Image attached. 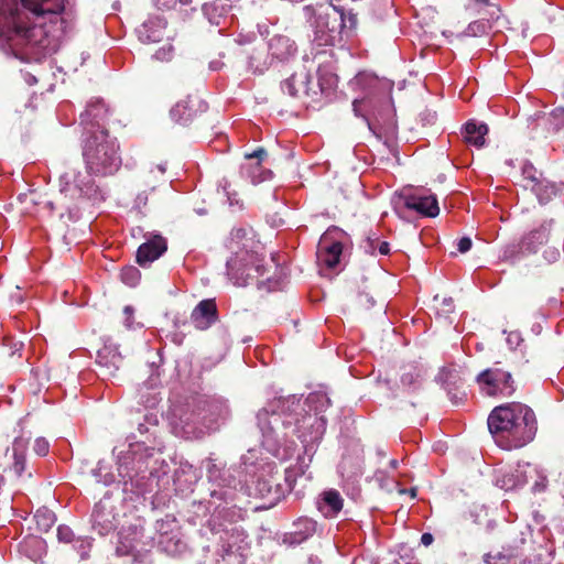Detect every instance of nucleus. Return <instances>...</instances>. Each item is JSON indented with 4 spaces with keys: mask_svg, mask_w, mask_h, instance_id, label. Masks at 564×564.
<instances>
[{
    "mask_svg": "<svg viewBox=\"0 0 564 564\" xmlns=\"http://www.w3.org/2000/svg\"><path fill=\"white\" fill-rule=\"evenodd\" d=\"M329 405L330 399L324 392L310 393L304 401L291 395L270 402L257 414L263 447L274 457L285 460L295 453L296 438L312 462L326 430L323 413Z\"/></svg>",
    "mask_w": 564,
    "mask_h": 564,
    "instance_id": "1",
    "label": "nucleus"
},
{
    "mask_svg": "<svg viewBox=\"0 0 564 564\" xmlns=\"http://www.w3.org/2000/svg\"><path fill=\"white\" fill-rule=\"evenodd\" d=\"M21 3L32 18L19 10L11 11L8 25L0 22V48L15 57H35L46 47L48 34L64 30L65 0H21Z\"/></svg>",
    "mask_w": 564,
    "mask_h": 564,
    "instance_id": "2",
    "label": "nucleus"
},
{
    "mask_svg": "<svg viewBox=\"0 0 564 564\" xmlns=\"http://www.w3.org/2000/svg\"><path fill=\"white\" fill-rule=\"evenodd\" d=\"M85 171L69 170L59 178V191L70 199L102 202L106 189L97 177L113 175L121 166L119 144L107 130L88 131L83 142Z\"/></svg>",
    "mask_w": 564,
    "mask_h": 564,
    "instance_id": "3",
    "label": "nucleus"
},
{
    "mask_svg": "<svg viewBox=\"0 0 564 564\" xmlns=\"http://www.w3.org/2000/svg\"><path fill=\"white\" fill-rule=\"evenodd\" d=\"M161 443L147 445L145 441H135L118 458V474L123 491L144 495L154 488H164L169 484V465L160 458Z\"/></svg>",
    "mask_w": 564,
    "mask_h": 564,
    "instance_id": "4",
    "label": "nucleus"
},
{
    "mask_svg": "<svg viewBox=\"0 0 564 564\" xmlns=\"http://www.w3.org/2000/svg\"><path fill=\"white\" fill-rule=\"evenodd\" d=\"M487 423L496 442L508 449L530 443L538 431L533 410L520 402L496 406L489 414Z\"/></svg>",
    "mask_w": 564,
    "mask_h": 564,
    "instance_id": "5",
    "label": "nucleus"
},
{
    "mask_svg": "<svg viewBox=\"0 0 564 564\" xmlns=\"http://www.w3.org/2000/svg\"><path fill=\"white\" fill-rule=\"evenodd\" d=\"M304 12L313 29V42L318 46L340 45L355 34L358 19L351 10L329 2L316 8L306 6Z\"/></svg>",
    "mask_w": 564,
    "mask_h": 564,
    "instance_id": "6",
    "label": "nucleus"
},
{
    "mask_svg": "<svg viewBox=\"0 0 564 564\" xmlns=\"http://www.w3.org/2000/svg\"><path fill=\"white\" fill-rule=\"evenodd\" d=\"M229 408L223 399L198 400L192 406L174 409L171 426L176 436L194 440L215 431L229 416Z\"/></svg>",
    "mask_w": 564,
    "mask_h": 564,
    "instance_id": "7",
    "label": "nucleus"
},
{
    "mask_svg": "<svg viewBox=\"0 0 564 564\" xmlns=\"http://www.w3.org/2000/svg\"><path fill=\"white\" fill-rule=\"evenodd\" d=\"M227 248L232 253L226 263L227 275L235 285L245 286L264 274L263 258L258 250L259 245L248 237L246 229H232Z\"/></svg>",
    "mask_w": 564,
    "mask_h": 564,
    "instance_id": "8",
    "label": "nucleus"
},
{
    "mask_svg": "<svg viewBox=\"0 0 564 564\" xmlns=\"http://www.w3.org/2000/svg\"><path fill=\"white\" fill-rule=\"evenodd\" d=\"M391 204L394 213L400 218H406L412 212L420 216L431 218L436 217L440 214L438 202L434 194H412L411 189L408 188L394 192L391 197Z\"/></svg>",
    "mask_w": 564,
    "mask_h": 564,
    "instance_id": "9",
    "label": "nucleus"
},
{
    "mask_svg": "<svg viewBox=\"0 0 564 564\" xmlns=\"http://www.w3.org/2000/svg\"><path fill=\"white\" fill-rule=\"evenodd\" d=\"M497 365L481 371L477 376L476 382L480 391L488 397H511L516 391L512 375L497 367Z\"/></svg>",
    "mask_w": 564,
    "mask_h": 564,
    "instance_id": "10",
    "label": "nucleus"
},
{
    "mask_svg": "<svg viewBox=\"0 0 564 564\" xmlns=\"http://www.w3.org/2000/svg\"><path fill=\"white\" fill-rule=\"evenodd\" d=\"M343 232L336 228L328 229L319 238L316 258L322 271L334 270L340 263L343 254Z\"/></svg>",
    "mask_w": 564,
    "mask_h": 564,
    "instance_id": "11",
    "label": "nucleus"
},
{
    "mask_svg": "<svg viewBox=\"0 0 564 564\" xmlns=\"http://www.w3.org/2000/svg\"><path fill=\"white\" fill-rule=\"evenodd\" d=\"M422 370L414 361L399 367L394 382V398L400 393H414L422 387Z\"/></svg>",
    "mask_w": 564,
    "mask_h": 564,
    "instance_id": "12",
    "label": "nucleus"
},
{
    "mask_svg": "<svg viewBox=\"0 0 564 564\" xmlns=\"http://www.w3.org/2000/svg\"><path fill=\"white\" fill-rule=\"evenodd\" d=\"M93 529L100 535H107L112 532L118 523L119 518L116 508L110 499L104 498L96 503L93 511Z\"/></svg>",
    "mask_w": 564,
    "mask_h": 564,
    "instance_id": "13",
    "label": "nucleus"
},
{
    "mask_svg": "<svg viewBox=\"0 0 564 564\" xmlns=\"http://www.w3.org/2000/svg\"><path fill=\"white\" fill-rule=\"evenodd\" d=\"M267 156V151L259 148L252 153L245 155L246 162L241 164L240 174L252 184H259L272 177V172L261 165L262 160Z\"/></svg>",
    "mask_w": 564,
    "mask_h": 564,
    "instance_id": "14",
    "label": "nucleus"
},
{
    "mask_svg": "<svg viewBox=\"0 0 564 564\" xmlns=\"http://www.w3.org/2000/svg\"><path fill=\"white\" fill-rule=\"evenodd\" d=\"M191 323L198 330H206L218 321V308L214 299L200 301L191 313Z\"/></svg>",
    "mask_w": 564,
    "mask_h": 564,
    "instance_id": "15",
    "label": "nucleus"
},
{
    "mask_svg": "<svg viewBox=\"0 0 564 564\" xmlns=\"http://www.w3.org/2000/svg\"><path fill=\"white\" fill-rule=\"evenodd\" d=\"M96 362L100 367V375L104 378L113 377L122 364V356L118 346L112 343H105L97 351Z\"/></svg>",
    "mask_w": 564,
    "mask_h": 564,
    "instance_id": "16",
    "label": "nucleus"
},
{
    "mask_svg": "<svg viewBox=\"0 0 564 564\" xmlns=\"http://www.w3.org/2000/svg\"><path fill=\"white\" fill-rule=\"evenodd\" d=\"M268 52L272 59L286 63L296 56L297 45L290 36L275 34L268 42Z\"/></svg>",
    "mask_w": 564,
    "mask_h": 564,
    "instance_id": "17",
    "label": "nucleus"
},
{
    "mask_svg": "<svg viewBox=\"0 0 564 564\" xmlns=\"http://www.w3.org/2000/svg\"><path fill=\"white\" fill-rule=\"evenodd\" d=\"M107 108L101 99H91L85 109L80 113V122L85 126V133L88 135V131L106 130L101 126V121L107 116Z\"/></svg>",
    "mask_w": 564,
    "mask_h": 564,
    "instance_id": "18",
    "label": "nucleus"
},
{
    "mask_svg": "<svg viewBox=\"0 0 564 564\" xmlns=\"http://www.w3.org/2000/svg\"><path fill=\"white\" fill-rule=\"evenodd\" d=\"M317 522L307 517H300L292 524V530L284 534L283 542L297 545L305 542L316 532Z\"/></svg>",
    "mask_w": 564,
    "mask_h": 564,
    "instance_id": "19",
    "label": "nucleus"
},
{
    "mask_svg": "<svg viewBox=\"0 0 564 564\" xmlns=\"http://www.w3.org/2000/svg\"><path fill=\"white\" fill-rule=\"evenodd\" d=\"M166 241L162 236H154L142 243L137 251V262L145 265L160 258L166 251Z\"/></svg>",
    "mask_w": 564,
    "mask_h": 564,
    "instance_id": "20",
    "label": "nucleus"
},
{
    "mask_svg": "<svg viewBox=\"0 0 564 564\" xmlns=\"http://www.w3.org/2000/svg\"><path fill=\"white\" fill-rule=\"evenodd\" d=\"M343 506L344 499L336 489H327L316 499V508L325 518H335Z\"/></svg>",
    "mask_w": 564,
    "mask_h": 564,
    "instance_id": "21",
    "label": "nucleus"
},
{
    "mask_svg": "<svg viewBox=\"0 0 564 564\" xmlns=\"http://www.w3.org/2000/svg\"><path fill=\"white\" fill-rule=\"evenodd\" d=\"M200 477L199 470L188 463H181L174 471L173 482L175 490L182 494L193 490V486Z\"/></svg>",
    "mask_w": 564,
    "mask_h": 564,
    "instance_id": "22",
    "label": "nucleus"
},
{
    "mask_svg": "<svg viewBox=\"0 0 564 564\" xmlns=\"http://www.w3.org/2000/svg\"><path fill=\"white\" fill-rule=\"evenodd\" d=\"M203 106V102L198 98L189 96L185 100L178 101L171 109L170 115L175 122L186 124Z\"/></svg>",
    "mask_w": 564,
    "mask_h": 564,
    "instance_id": "23",
    "label": "nucleus"
},
{
    "mask_svg": "<svg viewBox=\"0 0 564 564\" xmlns=\"http://www.w3.org/2000/svg\"><path fill=\"white\" fill-rule=\"evenodd\" d=\"M166 22L163 18H150L138 29V36L142 43L160 42L165 32Z\"/></svg>",
    "mask_w": 564,
    "mask_h": 564,
    "instance_id": "24",
    "label": "nucleus"
},
{
    "mask_svg": "<svg viewBox=\"0 0 564 564\" xmlns=\"http://www.w3.org/2000/svg\"><path fill=\"white\" fill-rule=\"evenodd\" d=\"M310 84L311 75L306 72H300L282 82L281 89L291 97H299L301 94H308Z\"/></svg>",
    "mask_w": 564,
    "mask_h": 564,
    "instance_id": "25",
    "label": "nucleus"
},
{
    "mask_svg": "<svg viewBox=\"0 0 564 564\" xmlns=\"http://www.w3.org/2000/svg\"><path fill=\"white\" fill-rule=\"evenodd\" d=\"M488 127L486 123H477L474 120H469L464 126L465 142L476 147L477 149H480L485 145Z\"/></svg>",
    "mask_w": 564,
    "mask_h": 564,
    "instance_id": "26",
    "label": "nucleus"
},
{
    "mask_svg": "<svg viewBox=\"0 0 564 564\" xmlns=\"http://www.w3.org/2000/svg\"><path fill=\"white\" fill-rule=\"evenodd\" d=\"M29 443L26 440L22 437H17L11 448H7V454L11 452V456L13 459L12 469L17 476L21 477L25 470V455L28 451Z\"/></svg>",
    "mask_w": 564,
    "mask_h": 564,
    "instance_id": "27",
    "label": "nucleus"
},
{
    "mask_svg": "<svg viewBox=\"0 0 564 564\" xmlns=\"http://www.w3.org/2000/svg\"><path fill=\"white\" fill-rule=\"evenodd\" d=\"M550 229L546 224H542L539 228L531 230L522 238V247L524 250L534 253L539 247L549 240Z\"/></svg>",
    "mask_w": 564,
    "mask_h": 564,
    "instance_id": "28",
    "label": "nucleus"
},
{
    "mask_svg": "<svg viewBox=\"0 0 564 564\" xmlns=\"http://www.w3.org/2000/svg\"><path fill=\"white\" fill-rule=\"evenodd\" d=\"M273 61L268 50L265 51L264 47H256L248 57V68L253 74H263L269 69Z\"/></svg>",
    "mask_w": 564,
    "mask_h": 564,
    "instance_id": "29",
    "label": "nucleus"
},
{
    "mask_svg": "<svg viewBox=\"0 0 564 564\" xmlns=\"http://www.w3.org/2000/svg\"><path fill=\"white\" fill-rule=\"evenodd\" d=\"M45 550V543L42 539L30 535L24 538L19 544V551L33 562H37Z\"/></svg>",
    "mask_w": 564,
    "mask_h": 564,
    "instance_id": "30",
    "label": "nucleus"
},
{
    "mask_svg": "<svg viewBox=\"0 0 564 564\" xmlns=\"http://www.w3.org/2000/svg\"><path fill=\"white\" fill-rule=\"evenodd\" d=\"M310 463L311 462L308 460L307 456H303V457L300 456L297 458V463L295 466H291L288 469H285V482L290 490H293L295 482H296V478L299 476L305 475V473L310 466Z\"/></svg>",
    "mask_w": 564,
    "mask_h": 564,
    "instance_id": "31",
    "label": "nucleus"
},
{
    "mask_svg": "<svg viewBox=\"0 0 564 564\" xmlns=\"http://www.w3.org/2000/svg\"><path fill=\"white\" fill-rule=\"evenodd\" d=\"M491 28L489 19L484 15L479 20L470 22L463 35L468 37L484 36L489 33Z\"/></svg>",
    "mask_w": 564,
    "mask_h": 564,
    "instance_id": "32",
    "label": "nucleus"
},
{
    "mask_svg": "<svg viewBox=\"0 0 564 564\" xmlns=\"http://www.w3.org/2000/svg\"><path fill=\"white\" fill-rule=\"evenodd\" d=\"M377 247L381 254H388V242L380 241L379 236L376 232H371L365 239L362 248L367 253L375 254Z\"/></svg>",
    "mask_w": 564,
    "mask_h": 564,
    "instance_id": "33",
    "label": "nucleus"
},
{
    "mask_svg": "<svg viewBox=\"0 0 564 564\" xmlns=\"http://www.w3.org/2000/svg\"><path fill=\"white\" fill-rule=\"evenodd\" d=\"M226 11L225 6L218 4L216 2L214 3H207L203 7V12L210 22V24L214 25H220L221 20L224 19V13Z\"/></svg>",
    "mask_w": 564,
    "mask_h": 564,
    "instance_id": "34",
    "label": "nucleus"
},
{
    "mask_svg": "<svg viewBox=\"0 0 564 564\" xmlns=\"http://www.w3.org/2000/svg\"><path fill=\"white\" fill-rule=\"evenodd\" d=\"M355 85L373 94L381 83L375 75L361 73L356 76Z\"/></svg>",
    "mask_w": 564,
    "mask_h": 564,
    "instance_id": "35",
    "label": "nucleus"
},
{
    "mask_svg": "<svg viewBox=\"0 0 564 564\" xmlns=\"http://www.w3.org/2000/svg\"><path fill=\"white\" fill-rule=\"evenodd\" d=\"M35 520H36V524L37 527L42 530V531H48L54 522H55V516L53 512H51L50 510L47 509H44V510H37L35 516H34Z\"/></svg>",
    "mask_w": 564,
    "mask_h": 564,
    "instance_id": "36",
    "label": "nucleus"
},
{
    "mask_svg": "<svg viewBox=\"0 0 564 564\" xmlns=\"http://www.w3.org/2000/svg\"><path fill=\"white\" fill-rule=\"evenodd\" d=\"M433 305L437 310V314H449L454 311V301L452 297L436 294L433 297Z\"/></svg>",
    "mask_w": 564,
    "mask_h": 564,
    "instance_id": "37",
    "label": "nucleus"
},
{
    "mask_svg": "<svg viewBox=\"0 0 564 564\" xmlns=\"http://www.w3.org/2000/svg\"><path fill=\"white\" fill-rule=\"evenodd\" d=\"M140 276V271L133 265L124 267L120 273L121 281L129 286H135Z\"/></svg>",
    "mask_w": 564,
    "mask_h": 564,
    "instance_id": "38",
    "label": "nucleus"
},
{
    "mask_svg": "<svg viewBox=\"0 0 564 564\" xmlns=\"http://www.w3.org/2000/svg\"><path fill=\"white\" fill-rule=\"evenodd\" d=\"M522 250H524L522 242L520 245H508L502 251L501 259L503 261L513 263L520 258Z\"/></svg>",
    "mask_w": 564,
    "mask_h": 564,
    "instance_id": "39",
    "label": "nucleus"
},
{
    "mask_svg": "<svg viewBox=\"0 0 564 564\" xmlns=\"http://www.w3.org/2000/svg\"><path fill=\"white\" fill-rule=\"evenodd\" d=\"M484 562L486 564H518V561L512 555L498 553L497 555L485 554Z\"/></svg>",
    "mask_w": 564,
    "mask_h": 564,
    "instance_id": "40",
    "label": "nucleus"
},
{
    "mask_svg": "<svg viewBox=\"0 0 564 564\" xmlns=\"http://www.w3.org/2000/svg\"><path fill=\"white\" fill-rule=\"evenodd\" d=\"M74 547L79 553L82 560H86L91 547V540L88 538H78L74 541Z\"/></svg>",
    "mask_w": 564,
    "mask_h": 564,
    "instance_id": "41",
    "label": "nucleus"
},
{
    "mask_svg": "<svg viewBox=\"0 0 564 564\" xmlns=\"http://www.w3.org/2000/svg\"><path fill=\"white\" fill-rule=\"evenodd\" d=\"M549 122L554 126V130L564 127V108H555L547 118Z\"/></svg>",
    "mask_w": 564,
    "mask_h": 564,
    "instance_id": "42",
    "label": "nucleus"
},
{
    "mask_svg": "<svg viewBox=\"0 0 564 564\" xmlns=\"http://www.w3.org/2000/svg\"><path fill=\"white\" fill-rule=\"evenodd\" d=\"M272 490V484L270 480L267 479H258L256 485V491L257 494L262 497H269Z\"/></svg>",
    "mask_w": 564,
    "mask_h": 564,
    "instance_id": "43",
    "label": "nucleus"
},
{
    "mask_svg": "<svg viewBox=\"0 0 564 564\" xmlns=\"http://www.w3.org/2000/svg\"><path fill=\"white\" fill-rule=\"evenodd\" d=\"M57 538L61 542L69 543L74 542V532L67 525H59L57 528Z\"/></svg>",
    "mask_w": 564,
    "mask_h": 564,
    "instance_id": "44",
    "label": "nucleus"
},
{
    "mask_svg": "<svg viewBox=\"0 0 564 564\" xmlns=\"http://www.w3.org/2000/svg\"><path fill=\"white\" fill-rule=\"evenodd\" d=\"M34 452L40 456H45L48 453L50 444L44 437H37L33 446Z\"/></svg>",
    "mask_w": 564,
    "mask_h": 564,
    "instance_id": "45",
    "label": "nucleus"
},
{
    "mask_svg": "<svg viewBox=\"0 0 564 564\" xmlns=\"http://www.w3.org/2000/svg\"><path fill=\"white\" fill-rule=\"evenodd\" d=\"M522 175L525 180H529L531 181L532 183L534 184H538L539 183V178L536 176V170L535 167L530 164V163H525L522 167Z\"/></svg>",
    "mask_w": 564,
    "mask_h": 564,
    "instance_id": "46",
    "label": "nucleus"
},
{
    "mask_svg": "<svg viewBox=\"0 0 564 564\" xmlns=\"http://www.w3.org/2000/svg\"><path fill=\"white\" fill-rule=\"evenodd\" d=\"M393 490H395L398 492V495H400V496L409 495L411 500L414 499L415 496H416V489L415 488H410V489L402 488L399 480L394 481V487L390 488V492H392Z\"/></svg>",
    "mask_w": 564,
    "mask_h": 564,
    "instance_id": "47",
    "label": "nucleus"
},
{
    "mask_svg": "<svg viewBox=\"0 0 564 564\" xmlns=\"http://www.w3.org/2000/svg\"><path fill=\"white\" fill-rule=\"evenodd\" d=\"M173 47L171 45L161 47L154 54V57L159 61H170L172 58Z\"/></svg>",
    "mask_w": 564,
    "mask_h": 564,
    "instance_id": "48",
    "label": "nucleus"
},
{
    "mask_svg": "<svg viewBox=\"0 0 564 564\" xmlns=\"http://www.w3.org/2000/svg\"><path fill=\"white\" fill-rule=\"evenodd\" d=\"M133 308L129 305H127L123 310V314H124V326L128 328V329H131L133 328Z\"/></svg>",
    "mask_w": 564,
    "mask_h": 564,
    "instance_id": "49",
    "label": "nucleus"
},
{
    "mask_svg": "<svg viewBox=\"0 0 564 564\" xmlns=\"http://www.w3.org/2000/svg\"><path fill=\"white\" fill-rule=\"evenodd\" d=\"M471 246H473V242L469 237H463L457 242V249L462 253L469 251Z\"/></svg>",
    "mask_w": 564,
    "mask_h": 564,
    "instance_id": "50",
    "label": "nucleus"
},
{
    "mask_svg": "<svg viewBox=\"0 0 564 564\" xmlns=\"http://www.w3.org/2000/svg\"><path fill=\"white\" fill-rule=\"evenodd\" d=\"M480 8V7H492L490 3H489V0H469V3L467 6V9L470 10V9H476V8Z\"/></svg>",
    "mask_w": 564,
    "mask_h": 564,
    "instance_id": "51",
    "label": "nucleus"
},
{
    "mask_svg": "<svg viewBox=\"0 0 564 564\" xmlns=\"http://www.w3.org/2000/svg\"><path fill=\"white\" fill-rule=\"evenodd\" d=\"M318 75H319V86H321V89H324V78H323V76L321 74V69H318ZM325 80L327 82L328 86H332L335 83L336 77H335L334 74H329L327 76V78H325Z\"/></svg>",
    "mask_w": 564,
    "mask_h": 564,
    "instance_id": "52",
    "label": "nucleus"
},
{
    "mask_svg": "<svg viewBox=\"0 0 564 564\" xmlns=\"http://www.w3.org/2000/svg\"><path fill=\"white\" fill-rule=\"evenodd\" d=\"M221 187H223V191L224 193L227 195L228 197V202L230 205H235V204H238V199H236V197H231L228 188H227V181H224V183H221Z\"/></svg>",
    "mask_w": 564,
    "mask_h": 564,
    "instance_id": "53",
    "label": "nucleus"
},
{
    "mask_svg": "<svg viewBox=\"0 0 564 564\" xmlns=\"http://www.w3.org/2000/svg\"><path fill=\"white\" fill-rule=\"evenodd\" d=\"M434 541V538L431 533H423L422 536H421V543L425 546H429L433 543Z\"/></svg>",
    "mask_w": 564,
    "mask_h": 564,
    "instance_id": "54",
    "label": "nucleus"
},
{
    "mask_svg": "<svg viewBox=\"0 0 564 564\" xmlns=\"http://www.w3.org/2000/svg\"><path fill=\"white\" fill-rule=\"evenodd\" d=\"M448 395L454 404L462 403L465 398V393H462L460 397H458L456 393H452V391H448Z\"/></svg>",
    "mask_w": 564,
    "mask_h": 564,
    "instance_id": "55",
    "label": "nucleus"
},
{
    "mask_svg": "<svg viewBox=\"0 0 564 564\" xmlns=\"http://www.w3.org/2000/svg\"><path fill=\"white\" fill-rule=\"evenodd\" d=\"M400 299L390 300V315L394 314L399 310Z\"/></svg>",
    "mask_w": 564,
    "mask_h": 564,
    "instance_id": "56",
    "label": "nucleus"
},
{
    "mask_svg": "<svg viewBox=\"0 0 564 564\" xmlns=\"http://www.w3.org/2000/svg\"><path fill=\"white\" fill-rule=\"evenodd\" d=\"M508 340H509L510 343H512L513 340H516V341L519 344V341L521 340V338H520V334H518V333H510V335H509V337H508Z\"/></svg>",
    "mask_w": 564,
    "mask_h": 564,
    "instance_id": "57",
    "label": "nucleus"
},
{
    "mask_svg": "<svg viewBox=\"0 0 564 564\" xmlns=\"http://www.w3.org/2000/svg\"><path fill=\"white\" fill-rule=\"evenodd\" d=\"M390 153L393 154V156L397 160V163L401 164V161H400V158H399V153H398L397 149L392 148L391 144H390Z\"/></svg>",
    "mask_w": 564,
    "mask_h": 564,
    "instance_id": "58",
    "label": "nucleus"
},
{
    "mask_svg": "<svg viewBox=\"0 0 564 564\" xmlns=\"http://www.w3.org/2000/svg\"><path fill=\"white\" fill-rule=\"evenodd\" d=\"M361 102H362V101L357 100V99H356V100H354V102H352L354 111H355V113H356L357 116H359V105H360Z\"/></svg>",
    "mask_w": 564,
    "mask_h": 564,
    "instance_id": "59",
    "label": "nucleus"
},
{
    "mask_svg": "<svg viewBox=\"0 0 564 564\" xmlns=\"http://www.w3.org/2000/svg\"><path fill=\"white\" fill-rule=\"evenodd\" d=\"M158 379H159V376H156V377H153V376H152V377L150 378L149 382H148V383H149V386H150L151 388L155 387V386L158 384Z\"/></svg>",
    "mask_w": 564,
    "mask_h": 564,
    "instance_id": "60",
    "label": "nucleus"
},
{
    "mask_svg": "<svg viewBox=\"0 0 564 564\" xmlns=\"http://www.w3.org/2000/svg\"><path fill=\"white\" fill-rule=\"evenodd\" d=\"M138 431L140 432V434L149 433V427L145 426L144 424H140Z\"/></svg>",
    "mask_w": 564,
    "mask_h": 564,
    "instance_id": "61",
    "label": "nucleus"
},
{
    "mask_svg": "<svg viewBox=\"0 0 564 564\" xmlns=\"http://www.w3.org/2000/svg\"><path fill=\"white\" fill-rule=\"evenodd\" d=\"M158 171L161 173V174H164L165 171H166V166L165 164H159L158 165Z\"/></svg>",
    "mask_w": 564,
    "mask_h": 564,
    "instance_id": "62",
    "label": "nucleus"
},
{
    "mask_svg": "<svg viewBox=\"0 0 564 564\" xmlns=\"http://www.w3.org/2000/svg\"><path fill=\"white\" fill-rule=\"evenodd\" d=\"M398 467V460L397 459H390V468L395 469Z\"/></svg>",
    "mask_w": 564,
    "mask_h": 564,
    "instance_id": "63",
    "label": "nucleus"
},
{
    "mask_svg": "<svg viewBox=\"0 0 564 564\" xmlns=\"http://www.w3.org/2000/svg\"><path fill=\"white\" fill-rule=\"evenodd\" d=\"M406 514H408V512H406V511H404V510H402V509H399V510L397 511V517H398V516H400V517H404V516H406Z\"/></svg>",
    "mask_w": 564,
    "mask_h": 564,
    "instance_id": "64",
    "label": "nucleus"
}]
</instances>
